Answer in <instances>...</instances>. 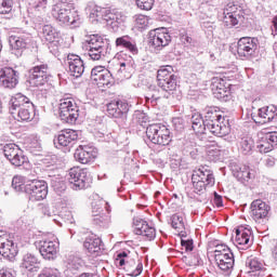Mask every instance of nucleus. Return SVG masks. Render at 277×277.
Wrapping results in <instances>:
<instances>
[{
  "mask_svg": "<svg viewBox=\"0 0 277 277\" xmlns=\"http://www.w3.org/2000/svg\"><path fill=\"white\" fill-rule=\"evenodd\" d=\"M182 248H185L186 252H192L194 250V239H181Z\"/></svg>",
  "mask_w": 277,
  "mask_h": 277,
  "instance_id": "56",
  "label": "nucleus"
},
{
  "mask_svg": "<svg viewBox=\"0 0 277 277\" xmlns=\"http://www.w3.org/2000/svg\"><path fill=\"white\" fill-rule=\"evenodd\" d=\"M92 222L100 228H107L109 226V216L107 214H93Z\"/></svg>",
  "mask_w": 277,
  "mask_h": 277,
  "instance_id": "42",
  "label": "nucleus"
},
{
  "mask_svg": "<svg viewBox=\"0 0 277 277\" xmlns=\"http://www.w3.org/2000/svg\"><path fill=\"white\" fill-rule=\"evenodd\" d=\"M66 64L68 66V72L71 77L79 79L85 72V65L83 64V60L81 56L77 54H69L66 60Z\"/></svg>",
  "mask_w": 277,
  "mask_h": 277,
  "instance_id": "23",
  "label": "nucleus"
},
{
  "mask_svg": "<svg viewBox=\"0 0 277 277\" xmlns=\"http://www.w3.org/2000/svg\"><path fill=\"white\" fill-rule=\"evenodd\" d=\"M211 90L214 98L227 103L230 101V89L226 87L222 78H213L211 83Z\"/></svg>",
  "mask_w": 277,
  "mask_h": 277,
  "instance_id": "22",
  "label": "nucleus"
},
{
  "mask_svg": "<svg viewBox=\"0 0 277 277\" xmlns=\"http://www.w3.org/2000/svg\"><path fill=\"white\" fill-rule=\"evenodd\" d=\"M259 153H272V150H274V147L272 146V143H269V140H267V136L264 135L262 137V140L258 143V146H256Z\"/></svg>",
  "mask_w": 277,
  "mask_h": 277,
  "instance_id": "45",
  "label": "nucleus"
},
{
  "mask_svg": "<svg viewBox=\"0 0 277 277\" xmlns=\"http://www.w3.org/2000/svg\"><path fill=\"white\" fill-rule=\"evenodd\" d=\"M31 43V34L24 32L23 35H12L9 37V44L12 55L22 57L27 50V45Z\"/></svg>",
  "mask_w": 277,
  "mask_h": 277,
  "instance_id": "15",
  "label": "nucleus"
},
{
  "mask_svg": "<svg viewBox=\"0 0 277 277\" xmlns=\"http://www.w3.org/2000/svg\"><path fill=\"white\" fill-rule=\"evenodd\" d=\"M39 210L42 215H45L47 217H52L55 224L62 226V223L60 222V215H57V210L55 209V207L48 203H40Z\"/></svg>",
  "mask_w": 277,
  "mask_h": 277,
  "instance_id": "35",
  "label": "nucleus"
},
{
  "mask_svg": "<svg viewBox=\"0 0 277 277\" xmlns=\"http://www.w3.org/2000/svg\"><path fill=\"white\" fill-rule=\"evenodd\" d=\"M264 163L266 168H274V166H276V158L268 156L264 159Z\"/></svg>",
  "mask_w": 277,
  "mask_h": 277,
  "instance_id": "64",
  "label": "nucleus"
},
{
  "mask_svg": "<svg viewBox=\"0 0 277 277\" xmlns=\"http://www.w3.org/2000/svg\"><path fill=\"white\" fill-rule=\"evenodd\" d=\"M193 189L198 196L207 194L209 187L215 185V175L209 166H200L192 174Z\"/></svg>",
  "mask_w": 277,
  "mask_h": 277,
  "instance_id": "4",
  "label": "nucleus"
},
{
  "mask_svg": "<svg viewBox=\"0 0 277 277\" xmlns=\"http://www.w3.org/2000/svg\"><path fill=\"white\" fill-rule=\"evenodd\" d=\"M265 135H266V140H268L272 147L276 148V146H277V132H268Z\"/></svg>",
  "mask_w": 277,
  "mask_h": 277,
  "instance_id": "58",
  "label": "nucleus"
},
{
  "mask_svg": "<svg viewBox=\"0 0 277 277\" xmlns=\"http://www.w3.org/2000/svg\"><path fill=\"white\" fill-rule=\"evenodd\" d=\"M38 265H40V260H38V256H36L35 254L26 253L23 256L22 267L24 269H27V272H30L32 274L38 272V269H40Z\"/></svg>",
  "mask_w": 277,
  "mask_h": 277,
  "instance_id": "33",
  "label": "nucleus"
},
{
  "mask_svg": "<svg viewBox=\"0 0 277 277\" xmlns=\"http://www.w3.org/2000/svg\"><path fill=\"white\" fill-rule=\"evenodd\" d=\"M12 187L15 192H25L27 184L23 183V177L15 175L12 180Z\"/></svg>",
  "mask_w": 277,
  "mask_h": 277,
  "instance_id": "49",
  "label": "nucleus"
},
{
  "mask_svg": "<svg viewBox=\"0 0 277 277\" xmlns=\"http://www.w3.org/2000/svg\"><path fill=\"white\" fill-rule=\"evenodd\" d=\"M239 150L242 155H252L254 150V140L252 137H242L239 142Z\"/></svg>",
  "mask_w": 277,
  "mask_h": 277,
  "instance_id": "37",
  "label": "nucleus"
},
{
  "mask_svg": "<svg viewBox=\"0 0 277 277\" xmlns=\"http://www.w3.org/2000/svg\"><path fill=\"white\" fill-rule=\"evenodd\" d=\"M138 235L146 237L147 241H153V239L157 237V232L155 227L145 224L143 227H141V232H138Z\"/></svg>",
  "mask_w": 277,
  "mask_h": 277,
  "instance_id": "43",
  "label": "nucleus"
},
{
  "mask_svg": "<svg viewBox=\"0 0 277 277\" xmlns=\"http://www.w3.org/2000/svg\"><path fill=\"white\" fill-rule=\"evenodd\" d=\"M271 210L272 208L269 205L261 199H256L251 203L250 216L252 220H254V222L261 224V222H265V220L269 217Z\"/></svg>",
  "mask_w": 277,
  "mask_h": 277,
  "instance_id": "18",
  "label": "nucleus"
},
{
  "mask_svg": "<svg viewBox=\"0 0 277 277\" xmlns=\"http://www.w3.org/2000/svg\"><path fill=\"white\" fill-rule=\"evenodd\" d=\"M214 261L221 272L226 274V276H230L233 267H235V255L233 254V252L216 254L214 255Z\"/></svg>",
  "mask_w": 277,
  "mask_h": 277,
  "instance_id": "24",
  "label": "nucleus"
},
{
  "mask_svg": "<svg viewBox=\"0 0 277 277\" xmlns=\"http://www.w3.org/2000/svg\"><path fill=\"white\" fill-rule=\"evenodd\" d=\"M83 248H85V250H88L90 254L101 252V250H103V240L96 237V235L90 234L85 237L83 241Z\"/></svg>",
  "mask_w": 277,
  "mask_h": 277,
  "instance_id": "29",
  "label": "nucleus"
},
{
  "mask_svg": "<svg viewBox=\"0 0 277 277\" xmlns=\"http://www.w3.org/2000/svg\"><path fill=\"white\" fill-rule=\"evenodd\" d=\"M97 156L98 149L90 145H80L74 154L76 161L83 164L92 163Z\"/></svg>",
  "mask_w": 277,
  "mask_h": 277,
  "instance_id": "20",
  "label": "nucleus"
},
{
  "mask_svg": "<svg viewBox=\"0 0 277 277\" xmlns=\"http://www.w3.org/2000/svg\"><path fill=\"white\" fill-rule=\"evenodd\" d=\"M38 277H62V273L55 267H44Z\"/></svg>",
  "mask_w": 277,
  "mask_h": 277,
  "instance_id": "48",
  "label": "nucleus"
},
{
  "mask_svg": "<svg viewBox=\"0 0 277 277\" xmlns=\"http://www.w3.org/2000/svg\"><path fill=\"white\" fill-rule=\"evenodd\" d=\"M19 72L12 67L0 69V87L8 90H14L18 85Z\"/></svg>",
  "mask_w": 277,
  "mask_h": 277,
  "instance_id": "19",
  "label": "nucleus"
},
{
  "mask_svg": "<svg viewBox=\"0 0 277 277\" xmlns=\"http://www.w3.org/2000/svg\"><path fill=\"white\" fill-rule=\"evenodd\" d=\"M14 2L12 0H0V14H10Z\"/></svg>",
  "mask_w": 277,
  "mask_h": 277,
  "instance_id": "51",
  "label": "nucleus"
},
{
  "mask_svg": "<svg viewBox=\"0 0 277 277\" xmlns=\"http://www.w3.org/2000/svg\"><path fill=\"white\" fill-rule=\"evenodd\" d=\"M0 254L3 259H8L9 261H13L18 254V247L14 243L13 240H6L0 243Z\"/></svg>",
  "mask_w": 277,
  "mask_h": 277,
  "instance_id": "30",
  "label": "nucleus"
},
{
  "mask_svg": "<svg viewBox=\"0 0 277 277\" xmlns=\"http://www.w3.org/2000/svg\"><path fill=\"white\" fill-rule=\"evenodd\" d=\"M133 118L137 124L141 127H146V123L149 122L150 118L148 115L142 110L134 111Z\"/></svg>",
  "mask_w": 277,
  "mask_h": 277,
  "instance_id": "46",
  "label": "nucleus"
},
{
  "mask_svg": "<svg viewBox=\"0 0 277 277\" xmlns=\"http://www.w3.org/2000/svg\"><path fill=\"white\" fill-rule=\"evenodd\" d=\"M223 23L227 29H233V27L239 25V23H243L242 14H223Z\"/></svg>",
  "mask_w": 277,
  "mask_h": 277,
  "instance_id": "36",
  "label": "nucleus"
},
{
  "mask_svg": "<svg viewBox=\"0 0 277 277\" xmlns=\"http://www.w3.org/2000/svg\"><path fill=\"white\" fill-rule=\"evenodd\" d=\"M173 129L177 131V133H181L185 130V120L181 117H175L172 120Z\"/></svg>",
  "mask_w": 277,
  "mask_h": 277,
  "instance_id": "52",
  "label": "nucleus"
},
{
  "mask_svg": "<svg viewBox=\"0 0 277 277\" xmlns=\"http://www.w3.org/2000/svg\"><path fill=\"white\" fill-rule=\"evenodd\" d=\"M183 262L188 265V267H199V265H203L202 259L200 258L199 253H193L189 256L184 255L182 258Z\"/></svg>",
  "mask_w": 277,
  "mask_h": 277,
  "instance_id": "39",
  "label": "nucleus"
},
{
  "mask_svg": "<svg viewBox=\"0 0 277 277\" xmlns=\"http://www.w3.org/2000/svg\"><path fill=\"white\" fill-rule=\"evenodd\" d=\"M51 77V71L49 70L48 64H40L31 67L27 74V83L31 85V88H40V85H44L49 83V78Z\"/></svg>",
  "mask_w": 277,
  "mask_h": 277,
  "instance_id": "9",
  "label": "nucleus"
},
{
  "mask_svg": "<svg viewBox=\"0 0 277 277\" xmlns=\"http://www.w3.org/2000/svg\"><path fill=\"white\" fill-rule=\"evenodd\" d=\"M67 181L70 189H74V192H81V189H88L92 186L93 177L90 170L74 167L68 171Z\"/></svg>",
  "mask_w": 277,
  "mask_h": 277,
  "instance_id": "6",
  "label": "nucleus"
},
{
  "mask_svg": "<svg viewBox=\"0 0 277 277\" xmlns=\"http://www.w3.org/2000/svg\"><path fill=\"white\" fill-rule=\"evenodd\" d=\"M107 114L110 118L127 122L129 116V103L120 100L113 101L107 104Z\"/></svg>",
  "mask_w": 277,
  "mask_h": 277,
  "instance_id": "17",
  "label": "nucleus"
},
{
  "mask_svg": "<svg viewBox=\"0 0 277 277\" xmlns=\"http://www.w3.org/2000/svg\"><path fill=\"white\" fill-rule=\"evenodd\" d=\"M89 12L91 18H96V21H98V18H103V21H105V9L95 4H91L89 5Z\"/></svg>",
  "mask_w": 277,
  "mask_h": 277,
  "instance_id": "44",
  "label": "nucleus"
},
{
  "mask_svg": "<svg viewBox=\"0 0 277 277\" xmlns=\"http://www.w3.org/2000/svg\"><path fill=\"white\" fill-rule=\"evenodd\" d=\"M214 205L220 209V207H224V200L222 198V195L217 194V192H214Z\"/></svg>",
  "mask_w": 277,
  "mask_h": 277,
  "instance_id": "61",
  "label": "nucleus"
},
{
  "mask_svg": "<svg viewBox=\"0 0 277 277\" xmlns=\"http://www.w3.org/2000/svg\"><path fill=\"white\" fill-rule=\"evenodd\" d=\"M85 42L88 44L89 57H91L93 62L103 60V57H107V55L111 53V45L100 35H90Z\"/></svg>",
  "mask_w": 277,
  "mask_h": 277,
  "instance_id": "5",
  "label": "nucleus"
},
{
  "mask_svg": "<svg viewBox=\"0 0 277 277\" xmlns=\"http://www.w3.org/2000/svg\"><path fill=\"white\" fill-rule=\"evenodd\" d=\"M105 67L103 66H96L91 70V79L92 81H96L98 79V75H103L105 72Z\"/></svg>",
  "mask_w": 277,
  "mask_h": 277,
  "instance_id": "53",
  "label": "nucleus"
},
{
  "mask_svg": "<svg viewBox=\"0 0 277 277\" xmlns=\"http://www.w3.org/2000/svg\"><path fill=\"white\" fill-rule=\"evenodd\" d=\"M0 277H16V276H14V271H12V268H1Z\"/></svg>",
  "mask_w": 277,
  "mask_h": 277,
  "instance_id": "63",
  "label": "nucleus"
},
{
  "mask_svg": "<svg viewBox=\"0 0 277 277\" xmlns=\"http://www.w3.org/2000/svg\"><path fill=\"white\" fill-rule=\"evenodd\" d=\"M83 266V260L81 258L70 254L65 260V267L67 272H70L71 274H77V272L80 269V267Z\"/></svg>",
  "mask_w": 277,
  "mask_h": 277,
  "instance_id": "34",
  "label": "nucleus"
},
{
  "mask_svg": "<svg viewBox=\"0 0 277 277\" xmlns=\"http://www.w3.org/2000/svg\"><path fill=\"white\" fill-rule=\"evenodd\" d=\"M146 144H156L157 146H168L172 142L170 129L161 123H153L146 128Z\"/></svg>",
  "mask_w": 277,
  "mask_h": 277,
  "instance_id": "7",
  "label": "nucleus"
},
{
  "mask_svg": "<svg viewBox=\"0 0 277 277\" xmlns=\"http://www.w3.org/2000/svg\"><path fill=\"white\" fill-rule=\"evenodd\" d=\"M95 83H96L97 88L105 91V90H109V88L115 85L116 79L111 75V71H109L107 69V70H104L103 75H97V79H96Z\"/></svg>",
  "mask_w": 277,
  "mask_h": 277,
  "instance_id": "31",
  "label": "nucleus"
},
{
  "mask_svg": "<svg viewBox=\"0 0 277 277\" xmlns=\"http://www.w3.org/2000/svg\"><path fill=\"white\" fill-rule=\"evenodd\" d=\"M115 45L117 49H124L132 55H137L140 53V49H137V41L129 35L117 38Z\"/></svg>",
  "mask_w": 277,
  "mask_h": 277,
  "instance_id": "27",
  "label": "nucleus"
},
{
  "mask_svg": "<svg viewBox=\"0 0 277 277\" xmlns=\"http://www.w3.org/2000/svg\"><path fill=\"white\" fill-rule=\"evenodd\" d=\"M60 118L63 122L67 124H75L79 118V106L72 97H66L61 100L60 103Z\"/></svg>",
  "mask_w": 277,
  "mask_h": 277,
  "instance_id": "8",
  "label": "nucleus"
},
{
  "mask_svg": "<svg viewBox=\"0 0 277 277\" xmlns=\"http://www.w3.org/2000/svg\"><path fill=\"white\" fill-rule=\"evenodd\" d=\"M246 266L249 267L248 274L251 277H264L267 272L265 264L259 258H249L246 261Z\"/></svg>",
  "mask_w": 277,
  "mask_h": 277,
  "instance_id": "28",
  "label": "nucleus"
},
{
  "mask_svg": "<svg viewBox=\"0 0 277 277\" xmlns=\"http://www.w3.org/2000/svg\"><path fill=\"white\" fill-rule=\"evenodd\" d=\"M172 42V36L168 28H156L149 31V47L156 51H161Z\"/></svg>",
  "mask_w": 277,
  "mask_h": 277,
  "instance_id": "13",
  "label": "nucleus"
},
{
  "mask_svg": "<svg viewBox=\"0 0 277 277\" xmlns=\"http://www.w3.org/2000/svg\"><path fill=\"white\" fill-rule=\"evenodd\" d=\"M26 196L31 202L44 200L49 196V184L45 181L32 180L26 184Z\"/></svg>",
  "mask_w": 277,
  "mask_h": 277,
  "instance_id": "10",
  "label": "nucleus"
},
{
  "mask_svg": "<svg viewBox=\"0 0 277 277\" xmlns=\"http://www.w3.org/2000/svg\"><path fill=\"white\" fill-rule=\"evenodd\" d=\"M223 14H242L243 12H241V10L237 9V5L229 3L227 4V6L224 9Z\"/></svg>",
  "mask_w": 277,
  "mask_h": 277,
  "instance_id": "54",
  "label": "nucleus"
},
{
  "mask_svg": "<svg viewBox=\"0 0 277 277\" xmlns=\"http://www.w3.org/2000/svg\"><path fill=\"white\" fill-rule=\"evenodd\" d=\"M228 252H233L230 251V248H228V246L226 245H217L216 246V250L214 251V256H216V254H228Z\"/></svg>",
  "mask_w": 277,
  "mask_h": 277,
  "instance_id": "57",
  "label": "nucleus"
},
{
  "mask_svg": "<svg viewBox=\"0 0 277 277\" xmlns=\"http://www.w3.org/2000/svg\"><path fill=\"white\" fill-rule=\"evenodd\" d=\"M142 272H144V264H142V262H140L137 264L136 268L134 271H132L131 273H129L128 276L137 277L142 274Z\"/></svg>",
  "mask_w": 277,
  "mask_h": 277,
  "instance_id": "60",
  "label": "nucleus"
},
{
  "mask_svg": "<svg viewBox=\"0 0 277 277\" xmlns=\"http://www.w3.org/2000/svg\"><path fill=\"white\" fill-rule=\"evenodd\" d=\"M174 72V69L172 66L167 65L158 69L157 71V81L158 83L160 81H164L166 79H170V77H176V75L172 74Z\"/></svg>",
  "mask_w": 277,
  "mask_h": 277,
  "instance_id": "40",
  "label": "nucleus"
},
{
  "mask_svg": "<svg viewBox=\"0 0 277 277\" xmlns=\"http://www.w3.org/2000/svg\"><path fill=\"white\" fill-rule=\"evenodd\" d=\"M51 187L54 189V192H56V194L66 192V183L57 177L51 179Z\"/></svg>",
  "mask_w": 277,
  "mask_h": 277,
  "instance_id": "47",
  "label": "nucleus"
},
{
  "mask_svg": "<svg viewBox=\"0 0 277 277\" xmlns=\"http://www.w3.org/2000/svg\"><path fill=\"white\" fill-rule=\"evenodd\" d=\"M12 105L10 111L12 116H17L18 122H31L36 116V106L29 97L17 93L14 98L11 100Z\"/></svg>",
  "mask_w": 277,
  "mask_h": 277,
  "instance_id": "3",
  "label": "nucleus"
},
{
  "mask_svg": "<svg viewBox=\"0 0 277 277\" xmlns=\"http://www.w3.org/2000/svg\"><path fill=\"white\" fill-rule=\"evenodd\" d=\"M133 224H134V226H136V228H135L136 235H140V232H141L142 227H143L144 225L148 224V222H146V221L143 220V219H134V220H133Z\"/></svg>",
  "mask_w": 277,
  "mask_h": 277,
  "instance_id": "59",
  "label": "nucleus"
},
{
  "mask_svg": "<svg viewBox=\"0 0 277 277\" xmlns=\"http://www.w3.org/2000/svg\"><path fill=\"white\" fill-rule=\"evenodd\" d=\"M53 16L61 25H72V27H79V25H81V16H79V12L75 10L72 0L58 1L54 5Z\"/></svg>",
  "mask_w": 277,
  "mask_h": 277,
  "instance_id": "2",
  "label": "nucleus"
},
{
  "mask_svg": "<svg viewBox=\"0 0 277 277\" xmlns=\"http://www.w3.org/2000/svg\"><path fill=\"white\" fill-rule=\"evenodd\" d=\"M3 155L12 166H16L17 168H21V166L27 168V166H29V158L23 154V150H21L16 144L4 145Z\"/></svg>",
  "mask_w": 277,
  "mask_h": 277,
  "instance_id": "12",
  "label": "nucleus"
},
{
  "mask_svg": "<svg viewBox=\"0 0 277 277\" xmlns=\"http://www.w3.org/2000/svg\"><path fill=\"white\" fill-rule=\"evenodd\" d=\"M259 51V39L254 37H241L237 42V53L240 60H252Z\"/></svg>",
  "mask_w": 277,
  "mask_h": 277,
  "instance_id": "11",
  "label": "nucleus"
},
{
  "mask_svg": "<svg viewBox=\"0 0 277 277\" xmlns=\"http://www.w3.org/2000/svg\"><path fill=\"white\" fill-rule=\"evenodd\" d=\"M196 149H198V147H196V143H186L184 145L183 153L184 155H189L190 150H196Z\"/></svg>",
  "mask_w": 277,
  "mask_h": 277,
  "instance_id": "62",
  "label": "nucleus"
},
{
  "mask_svg": "<svg viewBox=\"0 0 277 277\" xmlns=\"http://www.w3.org/2000/svg\"><path fill=\"white\" fill-rule=\"evenodd\" d=\"M104 21L110 29L116 34L119 30L124 29V23H127V16L122 13H107L104 16Z\"/></svg>",
  "mask_w": 277,
  "mask_h": 277,
  "instance_id": "26",
  "label": "nucleus"
},
{
  "mask_svg": "<svg viewBox=\"0 0 277 277\" xmlns=\"http://www.w3.org/2000/svg\"><path fill=\"white\" fill-rule=\"evenodd\" d=\"M35 246L44 261H55L57 259V252H60L58 241L42 239L37 240Z\"/></svg>",
  "mask_w": 277,
  "mask_h": 277,
  "instance_id": "14",
  "label": "nucleus"
},
{
  "mask_svg": "<svg viewBox=\"0 0 277 277\" xmlns=\"http://www.w3.org/2000/svg\"><path fill=\"white\" fill-rule=\"evenodd\" d=\"M237 241L240 246H248L250 243V232H242Z\"/></svg>",
  "mask_w": 277,
  "mask_h": 277,
  "instance_id": "55",
  "label": "nucleus"
},
{
  "mask_svg": "<svg viewBox=\"0 0 277 277\" xmlns=\"http://www.w3.org/2000/svg\"><path fill=\"white\" fill-rule=\"evenodd\" d=\"M78 140L79 133L77 132V130L65 129L58 133L56 138H54V145L66 147L70 146V144L77 142Z\"/></svg>",
  "mask_w": 277,
  "mask_h": 277,
  "instance_id": "25",
  "label": "nucleus"
},
{
  "mask_svg": "<svg viewBox=\"0 0 277 277\" xmlns=\"http://www.w3.org/2000/svg\"><path fill=\"white\" fill-rule=\"evenodd\" d=\"M158 87L161 89L162 98L172 101V98H179L181 91L179 90V77L173 76L158 82Z\"/></svg>",
  "mask_w": 277,
  "mask_h": 277,
  "instance_id": "16",
  "label": "nucleus"
},
{
  "mask_svg": "<svg viewBox=\"0 0 277 277\" xmlns=\"http://www.w3.org/2000/svg\"><path fill=\"white\" fill-rule=\"evenodd\" d=\"M39 36L49 44H54V47H60V42H62V34L51 24L43 25L39 30Z\"/></svg>",
  "mask_w": 277,
  "mask_h": 277,
  "instance_id": "21",
  "label": "nucleus"
},
{
  "mask_svg": "<svg viewBox=\"0 0 277 277\" xmlns=\"http://www.w3.org/2000/svg\"><path fill=\"white\" fill-rule=\"evenodd\" d=\"M237 179L240 183H248L251 179H254V171L250 167L243 166L237 172Z\"/></svg>",
  "mask_w": 277,
  "mask_h": 277,
  "instance_id": "38",
  "label": "nucleus"
},
{
  "mask_svg": "<svg viewBox=\"0 0 277 277\" xmlns=\"http://www.w3.org/2000/svg\"><path fill=\"white\" fill-rule=\"evenodd\" d=\"M135 4L138 10L149 12V10H153V5H155V0H135Z\"/></svg>",
  "mask_w": 277,
  "mask_h": 277,
  "instance_id": "50",
  "label": "nucleus"
},
{
  "mask_svg": "<svg viewBox=\"0 0 277 277\" xmlns=\"http://www.w3.org/2000/svg\"><path fill=\"white\" fill-rule=\"evenodd\" d=\"M258 116L263 122H277V107L275 105L262 107L258 110Z\"/></svg>",
  "mask_w": 277,
  "mask_h": 277,
  "instance_id": "32",
  "label": "nucleus"
},
{
  "mask_svg": "<svg viewBox=\"0 0 277 277\" xmlns=\"http://www.w3.org/2000/svg\"><path fill=\"white\" fill-rule=\"evenodd\" d=\"M171 226L177 233H183L185 230V222H183V215L175 213L171 216Z\"/></svg>",
  "mask_w": 277,
  "mask_h": 277,
  "instance_id": "41",
  "label": "nucleus"
},
{
  "mask_svg": "<svg viewBox=\"0 0 277 277\" xmlns=\"http://www.w3.org/2000/svg\"><path fill=\"white\" fill-rule=\"evenodd\" d=\"M190 122L193 131L199 135L209 131L216 137H226L230 133L228 120L215 108H208L203 117L200 113L193 114Z\"/></svg>",
  "mask_w": 277,
  "mask_h": 277,
  "instance_id": "1",
  "label": "nucleus"
}]
</instances>
